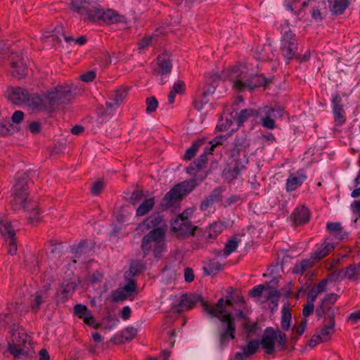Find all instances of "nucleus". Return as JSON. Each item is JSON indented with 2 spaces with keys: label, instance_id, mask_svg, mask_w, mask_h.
<instances>
[{
  "label": "nucleus",
  "instance_id": "09e8293b",
  "mask_svg": "<svg viewBox=\"0 0 360 360\" xmlns=\"http://www.w3.org/2000/svg\"><path fill=\"white\" fill-rule=\"evenodd\" d=\"M146 109L148 114L155 112L158 106V101L154 96H150L146 100Z\"/></svg>",
  "mask_w": 360,
  "mask_h": 360
},
{
  "label": "nucleus",
  "instance_id": "338daca9",
  "mask_svg": "<svg viewBox=\"0 0 360 360\" xmlns=\"http://www.w3.org/2000/svg\"><path fill=\"white\" fill-rule=\"evenodd\" d=\"M128 298V295H126L124 290L121 289L117 290L112 293V301L119 302Z\"/></svg>",
  "mask_w": 360,
  "mask_h": 360
},
{
  "label": "nucleus",
  "instance_id": "a878e982",
  "mask_svg": "<svg viewBox=\"0 0 360 360\" xmlns=\"http://www.w3.org/2000/svg\"><path fill=\"white\" fill-rule=\"evenodd\" d=\"M162 221V218L159 214L151 215L148 217L143 223L139 224L137 226V230H140L143 232L146 230H148L152 227L158 226Z\"/></svg>",
  "mask_w": 360,
  "mask_h": 360
},
{
  "label": "nucleus",
  "instance_id": "c85d7f7f",
  "mask_svg": "<svg viewBox=\"0 0 360 360\" xmlns=\"http://www.w3.org/2000/svg\"><path fill=\"white\" fill-rule=\"evenodd\" d=\"M331 11L335 15L342 14L348 7V0H328Z\"/></svg>",
  "mask_w": 360,
  "mask_h": 360
},
{
  "label": "nucleus",
  "instance_id": "2eb2a0df",
  "mask_svg": "<svg viewBox=\"0 0 360 360\" xmlns=\"http://www.w3.org/2000/svg\"><path fill=\"white\" fill-rule=\"evenodd\" d=\"M11 73L14 77L22 78L27 75V69L22 56L18 54H13L11 56Z\"/></svg>",
  "mask_w": 360,
  "mask_h": 360
},
{
  "label": "nucleus",
  "instance_id": "c03bdc74",
  "mask_svg": "<svg viewBox=\"0 0 360 360\" xmlns=\"http://www.w3.org/2000/svg\"><path fill=\"white\" fill-rule=\"evenodd\" d=\"M145 269V265L142 261H134L130 266L129 272L132 276H136Z\"/></svg>",
  "mask_w": 360,
  "mask_h": 360
},
{
  "label": "nucleus",
  "instance_id": "a18cd8bd",
  "mask_svg": "<svg viewBox=\"0 0 360 360\" xmlns=\"http://www.w3.org/2000/svg\"><path fill=\"white\" fill-rule=\"evenodd\" d=\"M136 288L137 284L136 281L133 279H130L121 290H124L126 295H128V297H130L134 293L137 294Z\"/></svg>",
  "mask_w": 360,
  "mask_h": 360
},
{
  "label": "nucleus",
  "instance_id": "ddd939ff",
  "mask_svg": "<svg viewBox=\"0 0 360 360\" xmlns=\"http://www.w3.org/2000/svg\"><path fill=\"white\" fill-rule=\"evenodd\" d=\"M277 340V332L272 327H267L263 333L259 345L266 350V353L271 354L275 350V342Z\"/></svg>",
  "mask_w": 360,
  "mask_h": 360
},
{
  "label": "nucleus",
  "instance_id": "49530a36",
  "mask_svg": "<svg viewBox=\"0 0 360 360\" xmlns=\"http://www.w3.org/2000/svg\"><path fill=\"white\" fill-rule=\"evenodd\" d=\"M223 227L221 224L217 223L212 224L208 229V238H215L221 231Z\"/></svg>",
  "mask_w": 360,
  "mask_h": 360
},
{
  "label": "nucleus",
  "instance_id": "4c0bfd02",
  "mask_svg": "<svg viewBox=\"0 0 360 360\" xmlns=\"http://www.w3.org/2000/svg\"><path fill=\"white\" fill-rule=\"evenodd\" d=\"M203 144V141L202 140H198L193 143L191 146L188 148L184 154V158L186 160H191L196 154L197 151L198 150L200 146H201Z\"/></svg>",
  "mask_w": 360,
  "mask_h": 360
},
{
  "label": "nucleus",
  "instance_id": "f8f14e48",
  "mask_svg": "<svg viewBox=\"0 0 360 360\" xmlns=\"http://www.w3.org/2000/svg\"><path fill=\"white\" fill-rule=\"evenodd\" d=\"M25 105L37 111L51 112L46 94L42 96L37 94H30Z\"/></svg>",
  "mask_w": 360,
  "mask_h": 360
},
{
  "label": "nucleus",
  "instance_id": "de8ad7c7",
  "mask_svg": "<svg viewBox=\"0 0 360 360\" xmlns=\"http://www.w3.org/2000/svg\"><path fill=\"white\" fill-rule=\"evenodd\" d=\"M238 245V241L236 240V238H234L229 240L225 245L224 255L225 256L229 255L231 253H232L236 250Z\"/></svg>",
  "mask_w": 360,
  "mask_h": 360
},
{
  "label": "nucleus",
  "instance_id": "6ab92c4d",
  "mask_svg": "<svg viewBox=\"0 0 360 360\" xmlns=\"http://www.w3.org/2000/svg\"><path fill=\"white\" fill-rule=\"evenodd\" d=\"M258 110L261 112L259 117L262 127L269 129H274L276 127L275 119H276V115H274V110L269 109L267 106Z\"/></svg>",
  "mask_w": 360,
  "mask_h": 360
},
{
  "label": "nucleus",
  "instance_id": "c9c22d12",
  "mask_svg": "<svg viewBox=\"0 0 360 360\" xmlns=\"http://www.w3.org/2000/svg\"><path fill=\"white\" fill-rule=\"evenodd\" d=\"M224 266L217 261H210L203 267L206 275H216L219 271L223 269Z\"/></svg>",
  "mask_w": 360,
  "mask_h": 360
},
{
  "label": "nucleus",
  "instance_id": "cd10ccee",
  "mask_svg": "<svg viewBox=\"0 0 360 360\" xmlns=\"http://www.w3.org/2000/svg\"><path fill=\"white\" fill-rule=\"evenodd\" d=\"M281 52L286 60H291L297 57V43L281 42Z\"/></svg>",
  "mask_w": 360,
  "mask_h": 360
},
{
  "label": "nucleus",
  "instance_id": "bb28decb",
  "mask_svg": "<svg viewBox=\"0 0 360 360\" xmlns=\"http://www.w3.org/2000/svg\"><path fill=\"white\" fill-rule=\"evenodd\" d=\"M334 249L333 243H324L311 253V258L316 261L326 257Z\"/></svg>",
  "mask_w": 360,
  "mask_h": 360
},
{
  "label": "nucleus",
  "instance_id": "f704fd0d",
  "mask_svg": "<svg viewBox=\"0 0 360 360\" xmlns=\"http://www.w3.org/2000/svg\"><path fill=\"white\" fill-rule=\"evenodd\" d=\"M148 192L144 193L143 191L136 190L132 193L130 199L134 202H154L155 198H148Z\"/></svg>",
  "mask_w": 360,
  "mask_h": 360
},
{
  "label": "nucleus",
  "instance_id": "69168bd1",
  "mask_svg": "<svg viewBox=\"0 0 360 360\" xmlns=\"http://www.w3.org/2000/svg\"><path fill=\"white\" fill-rule=\"evenodd\" d=\"M105 183L102 181H96L91 186V193L94 195H98L103 189Z\"/></svg>",
  "mask_w": 360,
  "mask_h": 360
},
{
  "label": "nucleus",
  "instance_id": "0eeeda50",
  "mask_svg": "<svg viewBox=\"0 0 360 360\" xmlns=\"http://www.w3.org/2000/svg\"><path fill=\"white\" fill-rule=\"evenodd\" d=\"M195 179L186 180L174 185L164 196L165 202L181 201L197 186Z\"/></svg>",
  "mask_w": 360,
  "mask_h": 360
},
{
  "label": "nucleus",
  "instance_id": "aec40b11",
  "mask_svg": "<svg viewBox=\"0 0 360 360\" xmlns=\"http://www.w3.org/2000/svg\"><path fill=\"white\" fill-rule=\"evenodd\" d=\"M309 218V210L304 204L298 205L291 214V219L296 225L308 222Z\"/></svg>",
  "mask_w": 360,
  "mask_h": 360
},
{
  "label": "nucleus",
  "instance_id": "a211bd4d",
  "mask_svg": "<svg viewBox=\"0 0 360 360\" xmlns=\"http://www.w3.org/2000/svg\"><path fill=\"white\" fill-rule=\"evenodd\" d=\"M77 285L73 282L62 283L56 294V302H65L76 290Z\"/></svg>",
  "mask_w": 360,
  "mask_h": 360
},
{
  "label": "nucleus",
  "instance_id": "58836bf2",
  "mask_svg": "<svg viewBox=\"0 0 360 360\" xmlns=\"http://www.w3.org/2000/svg\"><path fill=\"white\" fill-rule=\"evenodd\" d=\"M223 190L221 187L214 188L209 196L206 198V202H217L221 201L224 198L222 195Z\"/></svg>",
  "mask_w": 360,
  "mask_h": 360
},
{
  "label": "nucleus",
  "instance_id": "680f3d73",
  "mask_svg": "<svg viewBox=\"0 0 360 360\" xmlns=\"http://www.w3.org/2000/svg\"><path fill=\"white\" fill-rule=\"evenodd\" d=\"M43 302H44V300L42 299L41 295H39V293H36L34 300L32 301V302H31L32 310L34 313H37L39 311V309H40V307Z\"/></svg>",
  "mask_w": 360,
  "mask_h": 360
},
{
  "label": "nucleus",
  "instance_id": "4be33fe9",
  "mask_svg": "<svg viewBox=\"0 0 360 360\" xmlns=\"http://www.w3.org/2000/svg\"><path fill=\"white\" fill-rule=\"evenodd\" d=\"M29 95L30 94L26 89L20 87H16L12 89V91L9 95V98L15 104H20L22 103L25 104Z\"/></svg>",
  "mask_w": 360,
  "mask_h": 360
},
{
  "label": "nucleus",
  "instance_id": "052dcab7",
  "mask_svg": "<svg viewBox=\"0 0 360 360\" xmlns=\"http://www.w3.org/2000/svg\"><path fill=\"white\" fill-rule=\"evenodd\" d=\"M300 1V0H284L285 6L288 10L295 13V11H298V9H300L301 3L299 4Z\"/></svg>",
  "mask_w": 360,
  "mask_h": 360
},
{
  "label": "nucleus",
  "instance_id": "20e7f679",
  "mask_svg": "<svg viewBox=\"0 0 360 360\" xmlns=\"http://www.w3.org/2000/svg\"><path fill=\"white\" fill-rule=\"evenodd\" d=\"M10 333L11 340L8 342V351L13 356L15 360L20 359L21 356L34 355V352H32L31 338L22 327L13 324Z\"/></svg>",
  "mask_w": 360,
  "mask_h": 360
},
{
  "label": "nucleus",
  "instance_id": "6e6552de",
  "mask_svg": "<svg viewBox=\"0 0 360 360\" xmlns=\"http://www.w3.org/2000/svg\"><path fill=\"white\" fill-rule=\"evenodd\" d=\"M29 176L25 172H18L16 181L13 186L12 195L17 202H25L26 200L35 201L33 197L29 198L28 192Z\"/></svg>",
  "mask_w": 360,
  "mask_h": 360
},
{
  "label": "nucleus",
  "instance_id": "c756f323",
  "mask_svg": "<svg viewBox=\"0 0 360 360\" xmlns=\"http://www.w3.org/2000/svg\"><path fill=\"white\" fill-rule=\"evenodd\" d=\"M61 37H63L64 39L68 41H73V38L70 37H66L64 34L63 27L61 25L56 26L55 29L52 31V34L51 35L44 34L43 39H46L49 38H51L53 41L60 42Z\"/></svg>",
  "mask_w": 360,
  "mask_h": 360
},
{
  "label": "nucleus",
  "instance_id": "79ce46f5",
  "mask_svg": "<svg viewBox=\"0 0 360 360\" xmlns=\"http://www.w3.org/2000/svg\"><path fill=\"white\" fill-rule=\"evenodd\" d=\"M91 312L87 307L84 304H77L74 307V314L80 319H83Z\"/></svg>",
  "mask_w": 360,
  "mask_h": 360
},
{
  "label": "nucleus",
  "instance_id": "e433bc0d",
  "mask_svg": "<svg viewBox=\"0 0 360 360\" xmlns=\"http://www.w3.org/2000/svg\"><path fill=\"white\" fill-rule=\"evenodd\" d=\"M314 263V262L310 259H304L295 265L293 272L296 274H303L309 268L313 266Z\"/></svg>",
  "mask_w": 360,
  "mask_h": 360
},
{
  "label": "nucleus",
  "instance_id": "dca6fc26",
  "mask_svg": "<svg viewBox=\"0 0 360 360\" xmlns=\"http://www.w3.org/2000/svg\"><path fill=\"white\" fill-rule=\"evenodd\" d=\"M172 63L167 53H162L157 58L156 67L154 68V73L157 75H167L171 72Z\"/></svg>",
  "mask_w": 360,
  "mask_h": 360
},
{
  "label": "nucleus",
  "instance_id": "603ef678",
  "mask_svg": "<svg viewBox=\"0 0 360 360\" xmlns=\"http://www.w3.org/2000/svg\"><path fill=\"white\" fill-rule=\"evenodd\" d=\"M307 321L306 319H304L300 321V324L297 327L294 326L292 328V333L294 332V330H295L296 334L297 335V337H295L293 335L292 336V339L294 340L295 342L297 341L298 338L304 333L307 327Z\"/></svg>",
  "mask_w": 360,
  "mask_h": 360
},
{
  "label": "nucleus",
  "instance_id": "f03ea898",
  "mask_svg": "<svg viewBox=\"0 0 360 360\" xmlns=\"http://www.w3.org/2000/svg\"><path fill=\"white\" fill-rule=\"evenodd\" d=\"M229 290L230 292H229V293L231 294L233 290V288L230 287ZM234 300L235 299L231 297V295H229L226 297V300H224V299L221 297L218 300L215 304L210 305L204 300L201 295L193 293L188 296H183L181 302L174 307V311L178 314H181L184 311L193 308L198 302H200L207 314L210 316H218V314H225L226 307L232 306L233 302H235Z\"/></svg>",
  "mask_w": 360,
  "mask_h": 360
},
{
  "label": "nucleus",
  "instance_id": "2f4dec72",
  "mask_svg": "<svg viewBox=\"0 0 360 360\" xmlns=\"http://www.w3.org/2000/svg\"><path fill=\"white\" fill-rule=\"evenodd\" d=\"M259 347V341L258 340H253L248 342V344L243 348V353L240 352L241 357L246 359L255 354Z\"/></svg>",
  "mask_w": 360,
  "mask_h": 360
},
{
  "label": "nucleus",
  "instance_id": "1a4fd4ad",
  "mask_svg": "<svg viewBox=\"0 0 360 360\" xmlns=\"http://www.w3.org/2000/svg\"><path fill=\"white\" fill-rule=\"evenodd\" d=\"M171 230L176 233L179 239L194 236L195 231L200 230L197 226H193L188 219H175L172 221Z\"/></svg>",
  "mask_w": 360,
  "mask_h": 360
},
{
  "label": "nucleus",
  "instance_id": "7ed1b4c3",
  "mask_svg": "<svg viewBox=\"0 0 360 360\" xmlns=\"http://www.w3.org/2000/svg\"><path fill=\"white\" fill-rule=\"evenodd\" d=\"M244 70L243 66H236L230 72L229 77L233 83V87L238 91H251L259 87H265L271 82L270 79L264 77L263 75H248Z\"/></svg>",
  "mask_w": 360,
  "mask_h": 360
},
{
  "label": "nucleus",
  "instance_id": "37998d69",
  "mask_svg": "<svg viewBox=\"0 0 360 360\" xmlns=\"http://www.w3.org/2000/svg\"><path fill=\"white\" fill-rule=\"evenodd\" d=\"M209 150H207V147L205 148V152L199 156V158L194 162L196 169L200 171V169L205 168L206 167L207 162V154Z\"/></svg>",
  "mask_w": 360,
  "mask_h": 360
},
{
  "label": "nucleus",
  "instance_id": "ea45409f",
  "mask_svg": "<svg viewBox=\"0 0 360 360\" xmlns=\"http://www.w3.org/2000/svg\"><path fill=\"white\" fill-rule=\"evenodd\" d=\"M157 41L156 35L146 37L138 43L139 49L143 51L148 46L153 45Z\"/></svg>",
  "mask_w": 360,
  "mask_h": 360
},
{
  "label": "nucleus",
  "instance_id": "39448f33",
  "mask_svg": "<svg viewBox=\"0 0 360 360\" xmlns=\"http://www.w3.org/2000/svg\"><path fill=\"white\" fill-rule=\"evenodd\" d=\"M217 318L220 321V326L218 329L219 333V347L221 350L226 347L231 340L236 338V327L234 317L231 312L225 314H219L218 316H212Z\"/></svg>",
  "mask_w": 360,
  "mask_h": 360
},
{
  "label": "nucleus",
  "instance_id": "3c124183",
  "mask_svg": "<svg viewBox=\"0 0 360 360\" xmlns=\"http://www.w3.org/2000/svg\"><path fill=\"white\" fill-rule=\"evenodd\" d=\"M75 257L80 258L82 255L86 254L89 251L88 243L85 240H82L74 249Z\"/></svg>",
  "mask_w": 360,
  "mask_h": 360
},
{
  "label": "nucleus",
  "instance_id": "774afa93",
  "mask_svg": "<svg viewBox=\"0 0 360 360\" xmlns=\"http://www.w3.org/2000/svg\"><path fill=\"white\" fill-rule=\"evenodd\" d=\"M281 42H286V44L297 43L295 34L290 30L283 32Z\"/></svg>",
  "mask_w": 360,
  "mask_h": 360
},
{
  "label": "nucleus",
  "instance_id": "412c9836",
  "mask_svg": "<svg viewBox=\"0 0 360 360\" xmlns=\"http://www.w3.org/2000/svg\"><path fill=\"white\" fill-rule=\"evenodd\" d=\"M19 205V210L22 209L27 214V218L30 223L39 219L41 210L37 204H15Z\"/></svg>",
  "mask_w": 360,
  "mask_h": 360
},
{
  "label": "nucleus",
  "instance_id": "5701e85b",
  "mask_svg": "<svg viewBox=\"0 0 360 360\" xmlns=\"http://www.w3.org/2000/svg\"><path fill=\"white\" fill-rule=\"evenodd\" d=\"M305 179L306 176L300 172H297V176H295V174H290L285 184L287 191L289 192L295 191L303 183Z\"/></svg>",
  "mask_w": 360,
  "mask_h": 360
},
{
  "label": "nucleus",
  "instance_id": "0e129e2a",
  "mask_svg": "<svg viewBox=\"0 0 360 360\" xmlns=\"http://www.w3.org/2000/svg\"><path fill=\"white\" fill-rule=\"evenodd\" d=\"M154 204H140L136 210L137 216H143L148 213L153 208Z\"/></svg>",
  "mask_w": 360,
  "mask_h": 360
},
{
  "label": "nucleus",
  "instance_id": "423d86ee",
  "mask_svg": "<svg viewBox=\"0 0 360 360\" xmlns=\"http://www.w3.org/2000/svg\"><path fill=\"white\" fill-rule=\"evenodd\" d=\"M50 112L60 105L68 104L73 98L72 89L69 86L59 85L46 93Z\"/></svg>",
  "mask_w": 360,
  "mask_h": 360
},
{
  "label": "nucleus",
  "instance_id": "393cba45",
  "mask_svg": "<svg viewBox=\"0 0 360 360\" xmlns=\"http://www.w3.org/2000/svg\"><path fill=\"white\" fill-rule=\"evenodd\" d=\"M323 2L321 0H303L301 2L300 9L298 11H295V13L298 16H303L302 13L309 12L311 14V11L316 8L319 6H322Z\"/></svg>",
  "mask_w": 360,
  "mask_h": 360
},
{
  "label": "nucleus",
  "instance_id": "a19ab883",
  "mask_svg": "<svg viewBox=\"0 0 360 360\" xmlns=\"http://www.w3.org/2000/svg\"><path fill=\"white\" fill-rule=\"evenodd\" d=\"M335 326V321L332 319L331 321H329L328 324L323 327L319 335H321V338H323L324 342L328 341L330 339V335L333 333V330Z\"/></svg>",
  "mask_w": 360,
  "mask_h": 360
},
{
  "label": "nucleus",
  "instance_id": "4d7b16f0",
  "mask_svg": "<svg viewBox=\"0 0 360 360\" xmlns=\"http://www.w3.org/2000/svg\"><path fill=\"white\" fill-rule=\"evenodd\" d=\"M226 136H217L210 141V148H207L209 150V154H212V152L214 150V148L217 146L222 144L223 141L226 139Z\"/></svg>",
  "mask_w": 360,
  "mask_h": 360
},
{
  "label": "nucleus",
  "instance_id": "473e14b6",
  "mask_svg": "<svg viewBox=\"0 0 360 360\" xmlns=\"http://www.w3.org/2000/svg\"><path fill=\"white\" fill-rule=\"evenodd\" d=\"M292 314L290 308L284 305L282 308V316L281 321V328L287 331L290 329L291 325Z\"/></svg>",
  "mask_w": 360,
  "mask_h": 360
},
{
  "label": "nucleus",
  "instance_id": "5fc2aeb1",
  "mask_svg": "<svg viewBox=\"0 0 360 360\" xmlns=\"http://www.w3.org/2000/svg\"><path fill=\"white\" fill-rule=\"evenodd\" d=\"M13 127L9 121L5 120L0 122V135L6 136L13 133Z\"/></svg>",
  "mask_w": 360,
  "mask_h": 360
},
{
  "label": "nucleus",
  "instance_id": "9d476101",
  "mask_svg": "<svg viewBox=\"0 0 360 360\" xmlns=\"http://www.w3.org/2000/svg\"><path fill=\"white\" fill-rule=\"evenodd\" d=\"M0 235L8 243V254L15 255L17 252L15 230L11 221L0 219Z\"/></svg>",
  "mask_w": 360,
  "mask_h": 360
},
{
  "label": "nucleus",
  "instance_id": "6e6d98bb",
  "mask_svg": "<svg viewBox=\"0 0 360 360\" xmlns=\"http://www.w3.org/2000/svg\"><path fill=\"white\" fill-rule=\"evenodd\" d=\"M338 295L335 293H329L326 295L322 300V304L327 307V310L331 309V305L333 304L338 299Z\"/></svg>",
  "mask_w": 360,
  "mask_h": 360
},
{
  "label": "nucleus",
  "instance_id": "72a5a7b5",
  "mask_svg": "<svg viewBox=\"0 0 360 360\" xmlns=\"http://www.w3.org/2000/svg\"><path fill=\"white\" fill-rule=\"evenodd\" d=\"M326 229L330 234L335 235L339 239H342L346 235L340 222L327 223Z\"/></svg>",
  "mask_w": 360,
  "mask_h": 360
},
{
  "label": "nucleus",
  "instance_id": "f3484780",
  "mask_svg": "<svg viewBox=\"0 0 360 360\" xmlns=\"http://www.w3.org/2000/svg\"><path fill=\"white\" fill-rule=\"evenodd\" d=\"M128 86H120L110 95V99L112 102H106V106L109 109L117 108L124 101L129 91Z\"/></svg>",
  "mask_w": 360,
  "mask_h": 360
},
{
  "label": "nucleus",
  "instance_id": "4468645a",
  "mask_svg": "<svg viewBox=\"0 0 360 360\" xmlns=\"http://www.w3.org/2000/svg\"><path fill=\"white\" fill-rule=\"evenodd\" d=\"M332 105L335 123L336 125L340 126L346 121V113L343 109L342 100L340 95L336 94L333 98Z\"/></svg>",
  "mask_w": 360,
  "mask_h": 360
},
{
  "label": "nucleus",
  "instance_id": "e2e57ef3",
  "mask_svg": "<svg viewBox=\"0 0 360 360\" xmlns=\"http://www.w3.org/2000/svg\"><path fill=\"white\" fill-rule=\"evenodd\" d=\"M82 320L86 325L94 328L98 329L101 326V323L96 322L95 319L91 312L89 313V314L86 316H85Z\"/></svg>",
  "mask_w": 360,
  "mask_h": 360
},
{
  "label": "nucleus",
  "instance_id": "864d4df0",
  "mask_svg": "<svg viewBox=\"0 0 360 360\" xmlns=\"http://www.w3.org/2000/svg\"><path fill=\"white\" fill-rule=\"evenodd\" d=\"M137 334V330L134 327H127L122 333V338L125 341H130L134 339Z\"/></svg>",
  "mask_w": 360,
  "mask_h": 360
},
{
  "label": "nucleus",
  "instance_id": "7c9ffc66",
  "mask_svg": "<svg viewBox=\"0 0 360 360\" xmlns=\"http://www.w3.org/2000/svg\"><path fill=\"white\" fill-rule=\"evenodd\" d=\"M344 276L350 281H357L360 277V264L348 265L344 271Z\"/></svg>",
  "mask_w": 360,
  "mask_h": 360
},
{
  "label": "nucleus",
  "instance_id": "13d9d810",
  "mask_svg": "<svg viewBox=\"0 0 360 360\" xmlns=\"http://www.w3.org/2000/svg\"><path fill=\"white\" fill-rule=\"evenodd\" d=\"M216 89V86L213 84H207L201 90V97L204 100H207L206 98L209 96L212 95Z\"/></svg>",
  "mask_w": 360,
  "mask_h": 360
},
{
  "label": "nucleus",
  "instance_id": "f257e3e1",
  "mask_svg": "<svg viewBox=\"0 0 360 360\" xmlns=\"http://www.w3.org/2000/svg\"><path fill=\"white\" fill-rule=\"evenodd\" d=\"M70 8L77 13L84 22L115 24L122 22L124 16L112 9L104 10L93 0H70Z\"/></svg>",
  "mask_w": 360,
  "mask_h": 360
},
{
  "label": "nucleus",
  "instance_id": "9b49d317",
  "mask_svg": "<svg viewBox=\"0 0 360 360\" xmlns=\"http://www.w3.org/2000/svg\"><path fill=\"white\" fill-rule=\"evenodd\" d=\"M164 238L165 233L160 228L154 229L147 235L144 236L141 240V250L144 257L146 256L151 250L152 242H158V240H164Z\"/></svg>",
  "mask_w": 360,
  "mask_h": 360
},
{
  "label": "nucleus",
  "instance_id": "b1692460",
  "mask_svg": "<svg viewBox=\"0 0 360 360\" xmlns=\"http://www.w3.org/2000/svg\"><path fill=\"white\" fill-rule=\"evenodd\" d=\"M261 113L258 110L255 109H243L237 117H235L238 126L240 127L243 124L246 122L249 118L254 117L255 120L259 117V115Z\"/></svg>",
  "mask_w": 360,
  "mask_h": 360
},
{
  "label": "nucleus",
  "instance_id": "8fccbe9b",
  "mask_svg": "<svg viewBox=\"0 0 360 360\" xmlns=\"http://www.w3.org/2000/svg\"><path fill=\"white\" fill-rule=\"evenodd\" d=\"M235 147L238 150H242L249 146V142L245 135L237 136L234 143Z\"/></svg>",
  "mask_w": 360,
  "mask_h": 360
},
{
  "label": "nucleus",
  "instance_id": "bf43d9fd",
  "mask_svg": "<svg viewBox=\"0 0 360 360\" xmlns=\"http://www.w3.org/2000/svg\"><path fill=\"white\" fill-rule=\"evenodd\" d=\"M277 332V341H278V347H280L281 350H285L286 349V342L287 338L286 335L281 330H276Z\"/></svg>",
  "mask_w": 360,
  "mask_h": 360
}]
</instances>
